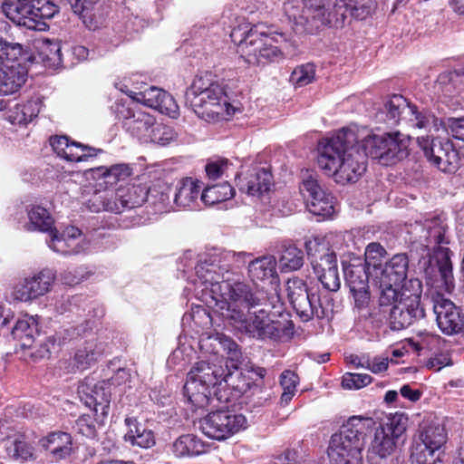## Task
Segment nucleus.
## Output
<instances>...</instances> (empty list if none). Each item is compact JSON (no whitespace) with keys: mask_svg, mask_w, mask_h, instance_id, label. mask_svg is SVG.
Segmentation results:
<instances>
[{"mask_svg":"<svg viewBox=\"0 0 464 464\" xmlns=\"http://www.w3.org/2000/svg\"><path fill=\"white\" fill-rule=\"evenodd\" d=\"M444 126L448 133L459 140H464V117L461 118H449L444 122Z\"/></svg>","mask_w":464,"mask_h":464,"instance_id":"obj_64","label":"nucleus"},{"mask_svg":"<svg viewBox=\"0 0 464 464\" xmlns=\"http://www.w3.org/2000/svg\"><path fill=\"white\" fill-rule=\"evenodd\" d=\"M440 458V450L414 440L410 459L411 464H435Z\"/></svg>","mask_w":464,"mask_h":464,"instance_id":"obj_49","label":"nucleus"},{"mask_svg":"<svg viewBox=\"0 0 464 464\" xmlns=\"http://www.w3.org/2000/svg\"><path fill=\"white\" fill-rule=\"evenodd\" d=\"M417 141L427 160L440 170L454 173L458 169L460 157L452 141L440 138L430 140L428 136L418 137Z\"/></svg>","mask_w":464,"mask_h":464,"instance_id":"obj_14","label":"nucleus"},{"mask_svg":"<svg viewBox=\"0 0 464 464\" xmlns=\"http://www.w3.org/2000/svg\"><path fill=\"white\" fill-rule=\"evenodd\" d=\"M138 101L160 112L177 118L179 105L174 98L166 91L151 86L139 93Z\"/></svg>","mask_w":464,"mask_h":464,"instance_id":"obj_26","label":"nucleus"},{"mask_svg":"<svg viewBox=\"0 0 464 464\" xmlns=\"http://www.w3.org/2000/svg\"><path fill=\"white\" fill-rule=\"evenodd\" d=\"M64 237H66L68 255H76L86 248L87 243L82 234V231L75 227H67L64 229Z\"/></svg>","mask_w":464,"mask_h":464,"instance_id":"obj_56","label":"nucleus"},{"mask_svg":"<svg viewBox=\"0 0 464 464\" xmlns=\"http://www.w3.org/2000/svg\"><path fill=\"white\" fill-rule=\"evenodd\" d=\"M373 425L372 418L350 417L339 432L331 437L328 447L331 464H362L365 438Z\"/></svg>","mask_w":464,"mask_h":464,"instance_id":"obj_7","label":"nucleus"},{"mask_svg":"<svg viewBox=\"0 0 464 464\" xmlns=\"http://www.w3.org/2000/svg\"><path fill=\"white\" fill-rule=\"evenodd\" d=\"M346 285L358 309L366 307L371 299L369 277L365 264L360 258H353L348 264L343 263Z\"/></svg>","mask_w":464,"mask_h":464,"instance_id":"obj_18","label":"nucleus"},{"mask_svg":"<svg viewBox=\"0 0 464 464\" xmlns=\"http://www.w3.org/2000/svg\"><path fill=\"white\" fill-rule=\"evenodd\" d=\"M8 455L14 459L28 461L34 459V449L23 436L14 439L7 447Z\"/></svg>","mask_w":464,"mask_h":464,"instance_id":"obj_55","label":"nucleus"},{"mask_svg":"<svg viewBox=\"0 0 464 464\" xmlns=\"http://www.w3.org/2000/svg\"><path fill=\"white\" fill-rule=\"evenodd\" d=\"M230 37L248 64L265 65L284 58L283 52L273 44L274 38L261 31L260 25L240 24L231 30Z\"/></svg>","mask_w":464,"mask_h":464,"instance_id":"obj_8","label":"nucleus"},{"mask_svg":"<svg viewBox=\"0 0 464 464\" xmlns=\"http://www.w3.org/2000/svg\"><path fill=\"white\" fill-rule=\"evenodd\" d=\"M39 111L40 103L35 100H31L10 108L7 117L13 124L25 125L35 118Z\"/></svg>","mask_w":464,"mask_h":464,"instance_id":"obj_43","label":"nucleus"},{"mask_svg":"<svg viewBox=\"0 0 464 464\" xmlns=\"http://www.w3.org/2000/svg\"><path fill=\"white\" fill-rule=\"evenodd\" d=\"M432 309L440 330L447 335L458 334L464 330V311L451 300L436 293L430 296Z\"/></svg>","mask_w":464,"mask_h":464,"instance_id":"obj_16","label":"nucleus"},{"mask_svg":"<svg viewBox=\"0 0 464 464\" xmlns=\"http://www.w3.org/2000/svg\"><path fill=\"white\" fill-rule=\"evenodd\" d=\"M148 192V188L141 184L118 188L114 196L120 208V213L126 209L140 207L147 201Z\"/></svg>","mask_w":464,"mask_h":464,"instance_id":"obj_34","label":"nucleus"},{"mask_svg":"<svg viewBox=\"0 0 464 464\" xmlns=\"http://www.w3.org/2000/svg\"><path fill=\"white\" fill-rule=\"evenodd\" d=\"M39 446L47 451L53 460L59 461L72 453V442L69 433L53 431L39 440Z\"/></svg>","mask_w":464,"mask_h":464,"instance_id":"obj_29","label":"nucleus"},{"mask_svg":"<svg viewBox=\"0 0 464 464\" xmlns=\"http://www.w3.org/2000/svg\"><path fill=\"white\" fill-rule=\"evenodd\" d=\"M38 55L47 66H57L62 63L61 46L49 39L38 40L35 44Z\"/></svg>","mask_w":464,"mask_h":464,"instance_id":"obj_46","label":"nucleus"},{"mask_svg":"<svg viewBox=\"0 0 464 464\" xmlns=\"http://www.w3.org/2000/svg\"><path fill=\"white\" fill-rule=\"evenodd\" d=\"M26 211L29 219L24 226L26 230L48 233L54 227V220L45 208L40 205H30Z\"/></svg>","mask_w":464,"mask_h":464,"instance_id":"obj_38","label":"nucleus"},{"mask_svg":"<svg viewBox=\"0 0 464 464\" xmlns=\"http://www.w3.org/2000/svg\"><path fill=\"white\" fill-rule=\"evenodd\" d=\"M248 276L252 281H266L275 279L276 274V260L273 256H263L249 261Z\"/></svg>","mask_w":464,"mask_h":464,"instance_id":"obj_37","label":"nucleus"},{"mask_svg":"<svg viewBox=\"0 0 464 464\" xmlns=\"http://www.w3.org/2000/svg\"><path fill=\"white\" fill-rule=\"evenodd\" d=\"M376 284L379 288L378 304L382 313H390V308L399 303L402 294L409 293L411 290L408 282H405L403 285H398L377 278Z\"/></svg>","mask_w":464,"mask_h":464,"instance_id":"obj_31","label":"nucleus"},{"mask_svg":"<svg viewBox=\"0 0 464 464\" xmlns=\"http://www.w3.org/2000/svg\"><path fill=\"white\" fill-rule=\"evenodd\" d=\"M91 324H92L90 321H85V323L81 325L70 326L59 333H56L54 335L46 337V342L44 343V352H43L42 357H44L46 354H48L51 348H53L56 344H63L85 334L88 329L92 328Z\"/></svg>","mask_w":464,"mask_h":464,"instance_id":"obj_42","label":"nucleus"},{"mask_svg":"<svg viewBox=\"0 0 464 464\" xmlns=\"http://www.w3.org/2000/svg\"><path fill=\"white\" fill-rule=\"evenodd\" d=\"M317 165L340 184L356 182L366 170L365 154L357 146L356 131L343 128L317 145Z\"/></svg>","mask_w":464,"mask_h":464,"instance_id":"obj_3","label":"nucleus"},{"mask_svg":"<svg viewBox=\"0 0 464 464\" xmlns=\"http://www.w3.org/2000/svg\"><path fill=\"white\" fill-rule=\"evenodd\" d=\"M421 229L420 238L424 239L422 245L427 255L419 260V269L428 285L451 292L454 288L452 252L448 246L450 239L446 220L441 216H434L424 221Z\"/></svg>","mask_w":464,"mask_h":464,"instance_id":"obj_4","label":"nucleus"},{"mask_svg":"<svg viewBox=\"0 0 464 464\" xmlns=\"http://www.w3.org/2000/svg\"><path fill=\"white\" fill-rule=\"evenodd\" d=\"M237 186L249 196H260L272 186V174L264 168H253L237 176Z\"/></svg>","mask_w":464,"mask_h":464,"instance_id":"obj_25","label":"nucleus"},{"mask_svg":"<svg viewBox=\"0 0 464 464\" xmlns=\"http://www.w3.org/2000/svg\"><path fill=\"white\" fill-rule=\"evenodd\" d=\"M0 55L1 62L5 57L8 64L21 63L28 60L27 53L24 52L23 46L18 43L7 41L0 36Z\"/></svg>","mask_w":464,"mask_h":464,"instance_id":"obj_52","label":"nucleus"},{"mask_svg":"<svg viewBox=\"0 0 464 464\" xmlns=\"http://www.w3.org/2000/svg\"><path fill=\"white\" fill-rule=\"evenodd\" d=\"M411 290L403 293L395 306L390 308L388 322L393 331H401L424 318L425 311L420 304L421 283L413 278L408 281Z\"/></svg>","mask_w":464,"mask_h":464,"instance_id":"obj_12","label":"nucleus"},{"mask_svg":"<svg viewBox=\"0 0 464 464\" xmlns=\"http://www.w3.org/2000/svg\"><path fill=\"white\" fill-rule=\"evenodd\" d=\"M88 208L92 212L110 211L119 214L120 208L111 191L95 192L87 202Z\"/></svg>","mask_w":464,"mask_h":464,"instance_id":"obj_47","label":"nucleus"},{"mask_svg":"<svg viewBox=\"0 0 464 464\" xmlns=\"http://www.w3.org/2000/svg\"><path fill=\"white\" fill-rule=\"evenodd\" d=\"M356 131L357 144L361 143L362 153L379 160L383 165H391L408 155L409 140L400 132L375 134L366 128L351 126Z\"/></svg>","mask_w":464,"mask_h":464,"instance_id":"obj_9","label":"nucleus"},{"mask_svg":"<svg viewBox=\"0 0 464 464\" xmlns=\"http://www.w3.org/2000/svg\"><path fill=\"white\" fill-rule=\"evenodd\" d=\"M13 337L21 343L23 348H34L39 346V355L42 357L44 352L46 338L42 335L38 327L37 318L24 315L18 319L12 328Z\"/></svg>","mask_w":464,"mask_h":464,"instance_id":"obj_20","label":"nucleus"},{"mask_svg":"<svg viewBox=\"0 0 464 464\" xmlns=\"http://www.w3.org/2000/svg\"><path fill=\"white\" fill-rule=\"evenodd\" d=\"M154 123V117L140 110H127L122 121L123 129L141 142H148L149 133Z\"/></svg>","mask_w":464,"mask_h":464,"instance_id":"obj_28","label":"nucleus"},{"mask_svg":"<svg viewBox=\"0 0 464 464\" xmlns=\"http://www.w3.org/2000/svg\"><path fill=\"white\" fill-rule=\"evenodd\" d=\"M57 12L58 6L48 0H26L23 16L24 20L33 23L23 26L34 31H46L49 26L45 21L53 17Z\"/></svg>","mask_w":464,"mask_h":464,"instance_id":"obj_22","label":"nucleus"},{"mask_svg":"<svg viewBox=\"0 0 464 464\" xmlns=\"http://www.w3.org/2000/svg\"><path fill=\"white\" fill-rule=\"evenodd\" d=\"M314 273L323 287L329 292H337L341 287L336 255L328 252L311 261Z\"/></svg>","mask_w":464,"mask_h":464,"instance_id":"obj_23","label":"nucleus"},{"mask_svg":"<svg viewBox=\"0 0 464 464\" xmlns=\"http://www.w3.org/2000/svg\"><path fill=\"white\" fill-rule=\"evenodd\" d=\"M230 163L225 158L210 159L205 166L207 176L211 180L221 178L227 170Z\"/></svg>","mask_w":464,"mask_h":464,"instance_id":"obj_60","label":"nucleus"},{"mask_svg":"<svg viewBox=\"0 0 464 464\" xmlns=\"http://www.w3.org/2000/svg\"><path fill=\"white\" fill-rule=\"evenodd\" d=\"M299 383L298 375L290 370L284 371L280 375V385L283 392L280 398V405L286 406L294 398L296 392V387Z\"/></svg>","mask_w":464,"mask_h":464,"instance_id":"obj_54","label":"nucleus"},{"mask_svg":"<svg viewBox=\"0 0 464 464\" xmlns=\"http://www.w3.org/2000/svg\"><path fill=\"white\" fill-rule=\"evenodd\" d=\"M372 376L366 373L347 372L343 376L342 386L347 390H359L370 384Z\"/></svg>","mask_w":464,"mask_h":464,"instance_id":"obj_59","label":"nucleus"},{"mask_svg":"<svg viewBox=\"0 0 464 464\" xmlns=\"http://www.w3.org/2000/svg\"><path fill=\"white\" fill-rule=\"evenodd\" d=\"M147 202L153 205L158 211H167L170 204L171 188L165 183H157L148 188Z\"/></svg>","mask_w":464,"mask_h":464,"instance_id":"obj_48","label":"nucleus"},{"mask_svg":"<svg viewBox=\"0 0 464 464\" xmlns=\"http://www.w3.org/2000/svg\"><path fill=\"white\" fill-rule=\"evenodd\" d=\"M186 103L208 122L228 120L236 109L228 102L224 86L211 78V74L197 76L186 92Z\"/></svg>","mask_w":464,"mask_h":464,"instance_id":"obj_6","label":"nucleus"},{"mask_svg":"<svg viewBox=\"0 0 464 464\" xmlns=\"http://www.w3.org/2000/svg\"><path fill=\"white\" fill-rule=\"evenodd\" d=\"M409 257L405 254L394 255L376 278H381L392 284L403 285L407 278Z\"/></svg>","mask_w":464,"mask_h":464,"instance_id":"obj_35","label":"nucleus"},{"mask_svg":"<svg viewBox=\"0 0 464 464\" xmlns=\"http://www.w3.org/2000/svg\"><path fill=\"white\" fill-rule=\"evenodd\" d=\"M26 0H4L0 5L1 13L17 25H30L33 22L26 21L23 10Z\"/></svg>","mask_w":464,"mask_h":464,"instance_id":"obj_51","label":"nucleus"},{"mask_svg":"<svg viewBox=\"0 0 464 464\" xmlns=\"http://www.w3.org/2000/svg\"><path fill=\"white\" fill-rule=\"evenodd\" d=\"M240 365L241 364H239L237 369L231 367L227 368L228 372L224 373L222 377V383H225L224 386L220 387L222 391L226 392L225 388L229 387L237 393L236 395L240 396L249 390L250 382L242 372L239 371Z\"/></svg>","mask_w":464,"mask_h":464,"instance_id":"obj_50","label":"nucleus"},{"mask_svg":"<svg viewBox=\"0 0 464 464\" xmlns=\"http://www.w3.org/2000/svg\"><path fill=\"white\" fill-rule=\"evenodd\" d=\"M408 113H412L411 103L403 96L394 94L384 102L379 116L388 124L395 125L404 121Z\"/></svg>","mask_w":464,"mask_h":464,"instance_id":"obj_33","label":"nucleus"},{"mask_svg":"<svg viewBox=\"0 0 464 464\" xmlns=\"http://www.w3.org/2000/svg\"><path fill=\"white\" fill-rule=\"evenodd\" d=\"M149 136L148 142L166 145L174 140L175 132L171 127L162 123H158L154 120V123L150 128Z\"/></svg>","mask_w":464,"mask_h":464,"instance_id":"obj_57","label":"nucleus"},{"mask_svg":"<svg viewBox=\"0 0 464 464\" xmlns=\"http://www.w3.org/2000/svg\"><path fill=\"white\" fill-rule=\"evenodd\" d=\"M315 75V69L313 63H305L297 66L290 76V81L297 86H305L311 83Z\"/></svg>","mask_w":464,"mask_h":464,"instance_id":"obj_58","label":"nucleus"},{"mask_svg":"<svg viewBox=\"0 0 464 464\" xmlns=\"http://www.w3.org/2000/svg\"><path fill=\"white\" fill-rule=\"evenodd\" d=\"M69 3L90 30L95 31L106 25L103 0H69Z\"/></svg>","mask_w":464,"mask_h":464,"instance_id":"obj_24","label":"nucleus"},{"mask_svg":"<svg viewBox=\"0 0 464 464\" xmlns=\"http://www.w3.org/2000/svg\"><path fill=\"white\" fill-rule=\"evenodd\" d=\"M252 255L218 250L200 257L192 281L195 296L242 333L258 340L277 341L292 334L289 322L271 320L265 308L267 294L238 279L231 272Z\"/></svg>","mask_w":464,"mask_h":464,"instance_id":"obj_1","label":"nucleus"},{"mask_svg":"<svg viewBox=\"0 0 464 464\" xmlns=\"http://www.w3.org/2000/svg\"><path fill=\"white\" fill-rule=\"evenodd\" d=\"M288 300L302 322L314 318L323 319L333 310V298L329 294L308 288L299 277L289 278L286 282Z\"/></svg>","mask_w":464,"mask_h":464,"instance_id":"obj_10","label":"nucleus"},{"mask_svg":"<svg viewBox=\"0 0 464 464\" xmlns=\"http://www.w3.org/2000/svg\"><path fill=\"white\" fill-rule=\"evenodd\" d=\"M125 422L129 427L128 432L124 435L126 442L144 449L150 448L155 444V437L152 430L146 429L132 418H127Z\"/></svg>","mask_w":464,"mask_h":464,"instance_id":"obj_40","label":"nucleus"},{"mask_svg":"<svg viewBox=\"0 0 464 464\" xmlns=\"http://www.w3.org/2000/svg\"><path fill=\"white\" fill-rule=\"evenodd\" d=\"M285 15L296 34L309 33L325 25L343 24L348 14L355 15L353 0H288Z\"/></svg>","mask_w":464,"mask_h":464,"instance_id":"obj_5","label":"nucleus"},{"mask_svg":"<svg viewBox=\"0 0 464 464\" xmlns=\"http://www.w3.org/2000/svg\"><path fill=\"white\" fill-rule=\"evenodd\" d=\"M199 181L192 178L179 180L176 186L173 204L179 208H194L198 206Z\"/></svg>","mask_w":464,"mask_h":464,"instance_id":"obj_32","label":"nucleus"},{"mask_svg":"<svg viewBox=\"0 0 464 464\" xmlns=\"http://www.w3.org/2000/svg\"><path fill=\"white\" fill-rule=\"evenodd\" d=\"M50 144L54 152L67 161H86L102 151L80 142L71 141L66 136L52 137Z\"/></svg>","mask_w":464,"mask_h":464,"instance_id":"obj_21","label":"nucleus"},{"mask_svg":"<svg viewBox=\"0 0 464 464\" xmlns=\"http://www.w3.org/2000/svg\"><path fill=\"white\" fill-rule=\"evenodd\" d=\"M49 239H47L48 246L54 252L68 255L69 250L67 249V240L64 237V230L59 232L55 227L48 232Z\"/></svg>","mask_w":464,"mask_h":464,"instance_id":"obj_62","label":"nucleus"},{"mask_svg":"<svg viewBox=\"0 0 464 464\" xmlns=\"http://www.w3.org/2000/svg\"><path fill=\"white\" fill-rule=\"evenodd\" d=\"M103 353L104 347L102 343L88 340L77 349L73 357L74 367L81 371L86 370L94 364Z\"/></svg>","mask_w":464,"mask_h":464,"instance_id":"obj_36","label":"nucleus"},{"mask_svg":"<svg viewBox=\"0 0 464 464\" xmlns=\"http://www.w3.org/2000/svg\"><path fill=\"white\" fill-rule=\"evenodd\" d=\"M27 70L21 63L8 64L3 62L0 69V94L16 92L25 82Z\"/></svg>","mask_w":464,"mask_h":464,"instance_id":"obj_30","label":"nucleus"},{"mask_svg":"<svg viewBox=\"0 0 464 464\" xmlns=\"http://www.w3.org/2000/svg\"><path fill=\"white\" fill-rule=\"evenodd\" d=\"M300 191L306 199V208L310 213L323 217H331L334 213V197L312 175L303 179Z\"/></svg>","mask_w":464,"mask_h":464,"instance_id":"obj_19","label":"nucleus"},{"mask_svg":"<svg viewBox=\"0 0 464 464\" xmlns=\"http://www.w3.org/2000/svg\"><path fill=\"white\" fill-rule=\"evenodd\" d=\"M415 440L440 450L448 440V432L443 420L436 417L424 420Z\"/></svg>","mask_w":464,"mask_h":464,"instance_id":"obj_27","label":"nucleus"},{"mask_svg":"<svg viewBox=\"0 0 464 464\" xmlns=\"http://www.w3.org/2000/svg\"><path fill=\"white\" fill-rule=\"evenodd\" d=\"M304 264V253L295 246L285 247L279 258L280 268L283 272L299 269Z\"/></svg>","mask_w":464,"mask_h":464,"instance_id":"obj_53","label":"nucleus"},{"mask_svg":"<svg viewBox=\"0 0 464 464\" xmlns=\"http://www.w3.org/2000/svg\"><path fill=\"white\" fill-rule=\"evenodd\" d=\"M235 189L227 182L208 186L201 193L200 201L206 206H212L230 199Z\"/></svg>","mask_w":464,"mask_h":464,"instance_id":"obj_45","label":"nucleus"},{"mask_svg":"<svg viewBox=\"0 0 464 464\" xmlns=\"http://www.w3.org/2000/svg\"><path fill=\"white\" fill-rule=\"evenodd\" d=\"M94 179H103L105 184H115L124 180L131 174V168L125 163L115 164L111 167L100 166L88 171Z\"/></svg>","mask_w":464,"mask_h":464,"instance_id":"obj_41","label":"nucleus"},{"mask_svg":"<svg viewBox=\"0 0 464 464\" xmlns=\"http://www.w3.org/2000/svg\"><path fill=\"white\" fill-rule=\"evenodd\" d=\"M55 279L56 274L50 268H44L24 276L14 286V298L21 302H29L44 296L52 290Z\"/></svg>","mask_w":464,"mask_h":464,"instance_id":"obj_17","label":"nucleus"},{"mask_svg":"<svg viewBox=\"0 0 464 464\" xmlns=\"http://www.w3.org/2000/svg\"><path fill=\"white\" fill-rule=\"evenodd\" d=\"M129 378L125 369H119L116 374L108 381H102L95 384L86 381L78 388L81 401L89 408H92L97 417L108 415L111 403V385H120Z\"/></svg>","mask_w":464,"mask_h":464,"instance_id":"obj_13","label":"nucleus"},{"mask_svg":"<svg viewBox=\"0 0 464 464\" xmlns=\"http://www.w3.org/2000/svg\"><path fill=\"white\" fill-rule=\"evenodd\" d=\"M412 113H408L404 122L410 127L430 131L431 129L438 130V119L429 110H419L415 105L411 104Z\"/></svg>","mask_w":464,"mask_h":464,"instance_id":"obj_44","label":"nucleus"},{"mask_svg":"<svg viewBox=\"0 0 464 464\" xmlns=\"http://www.w3.org/2000/svg\"><path fill=\"white\" fill-rule=\"evenodd\" d=\"M223 375L224 370L220 366L201 360L188 372L184 385V394L195 410L209 405L218 408L199 421L202 432L217 440H225L247 427L245 415L221 405L229 401L227 392L220 388Z\"/></svg>","mask_w":464,"mask_h":464,"instance_id":"obj_2","label":"nucleus"},{"mask_svg":"<svg viewBox=\"0 0 464 464\" xmlns=\"http://www.w3.org/2000/svg\"><path fill=\"white\" fill-rule=\"evenodd\" d=\"M408 420L404 413H395L381 421L374 429L373 439L369 448L370 454L381 459L392 455L404 440Z\"/></svg>","mask_w":464,"mask_h":464,"instance_id":"obj_11","label":"nucleus"},{"mask_svg":"<svg viewBox=\"0 0 464 464\" xmlns=\"http://www.w3.org/2000/svg\"><path fill=\"white\" fill-rule=\"evenodd\" d=\"M385 254L386 251L381 244L371 243L366 246L363 264H365V266H372L377 269L381 266L382 258Z\"/></svg>","mask_w":464,"mask_h":464,"instance_id":"obj_61","label":"nucleus"},{"mask_svg":"<svg viewBox=\"0 0 464 464\" xmlns=\"http://www.w3.org/2000/svg\"><path fill=\"white\" fill-rule=\"evenodd\" d=\"M172 451L179 458L195 457L205 453L207 445L196 435L185 434L173 442Z\"/></svg>","mask_w":464,"mask_h":464,"instance_id":"obj_39","label":"nucleus"},{"mask_svg":"<svg viewBox=\"0 0 464 464\" xmlns=\"http://www.w3.org/2000/svg\"><path fill=\"white\" fill-rule=\"evenodd\" d=\"M202 353L212 359V362H221L223 358H227V368L237 369L242 364L243 355L238 344L230 337L217 333L213 335L203 337L199 341Z\"/></svg>","mask_w":464,"mask_h":464,"instance_id":"obj_15","label":"nucleus"},{"mask_svg":"<svg viewBox=\"0 0 464 464\" xmlns=\"http://www.w3.org/2000/svg\"><path fill=\"white\" fill-rule=\"evenodd\" d=\"M365 368L374 374L385 372L389 367V358L383 355L371 356L367 353Z\"/></svg>","mask_w":464,"mask_h":464,"instance_id":"obj_63","label":"nucleus"}]
</instances>
